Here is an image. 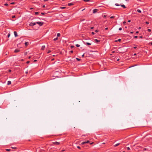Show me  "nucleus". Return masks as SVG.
<instances>
[{
	"mask_svg": "<svg viewBox=\"0 0 152 152\" xmlns=\"http://www.w3.org/2000/svg\"><path fill=\"white\" fill-rule=\"evenodd\" d=\"M77 148H78V149H80V146H77Z\"/></svg>",
	"mask_w": 152,
	"mask_h": 152,
	"instance_id": "35",
	"label": "nucleus"
},
{
	"mask_svg": "<svg viewBox=\"0 0 152 152\" xmlns=\"http://www.w3.org/2000/svg\"><path fill=\"white\" fill-rule=\"evenodd\" d=\"M139 33V32L138 31H137L136 32V34H138Z\"/></svg>",
	"mask_w": 152,
	"mask_h": 152,
	"instance_id": "53",
	"label": "nucleus"
},
{
	"mask_svg": "<svg viewBox=\"0 0 152 152\" xmlns=\"http://www.w3.org/2000/svg\"><path fill=\"white\" fill-rule=\"evenodd\" d=\"M146 23L148 24L149 23V22L147 21L146 22Z\"/></svg>",
	"mask_w": 152,
	"mask_h": 152,
	"instance_id": "39",
	"label": "nucleus"
},
{
	"mask_svg": "<svg viewBox=\"0 0 152 152\" xmlns=\"http://www.w3.org/2000/svg\"><path fill=\"white\" fill-rule=\"evenodd\" d=\"M44 14H45L44 13H42V12L41 13V14H42V15H44Z\"/></svg>",
	"mask_w": 152,
	"mask_h": 152,
	"instance_id": "57",
	"label": "nucleus"
},
{
	"mask_svg": "<svg viewBox=\"0 0 152 152\" xmlns=\"http://www.w3.org/2000/svg\"><path fill=\"white\" fill-rule=\"evenodd\" d=\"M89 142V140L87 141L86 142H83L82 143V144L83 145L85 143H88Z\"/></svg>",
	"mask_w": 152,
	"mask_h": 152,
	"instance_id": "6",
	"label": "nucleus"
},
{
	"mask_svg": "<svg viewBox=\"0 0 152 152\" xmlns=\"http://www.w3.org/2000/svg\"><path fill=\"white\" fill-rule=\"evenodd\" d=\"M114 18V16H111L110 17V18Z\"/></svg>",
	"mask_w": 152,
	"mask_h": 152,
	"instance_id": "34",
	"label": "nucleus"
},
{
	"mask_svg": "<svg viewBox=\"0 0 152 152\" xmlns=\"http://www.w3.org/2000/svg\"><path fill=\"white\" fill-rule=\"evenodd\" d=\"M14 34L15 36V37L18 36V35H17V32L16 31H14Z\"/></svg>",
	"mask_w": 152,
	"mask_h": 152,
	"instance_id": "7",
	"label": "nucleus"
},
{
	"mask_svg": "<svg viewBox=\"0 0 152 152\" xmlns=\"http://www.w3.org/2000/svg\"><path fill=\"white\" fill-rule=\"evenodd\" d=\"M115 53V51H113L112 52V53Z\"/></svg>",
	"mask_w": 152,
	"mask_h": 152,
	"instance_id": "63",
	"label": "nucleus"
},
{
	"mask_svg": "<svg viewBox=\"0 0 152 152\" xmlns=\"http://www.w3.org/2000/svg\"><path fill=\"white\" fill-rule=\"evenodd\" d=\"M91 34H92L93 35H94L95 34V33L94 32H91Z\"/></svg>",
	"mask_w": 152,
	"mask_h": 152,
	"instance_id": "36",
	"label": "nucleus"
},
{
	"mask_svg": "<svg viewBox=\"0 0 152 152\" xmlns=\"http://www.w3.org/2000/svg\"><path fill=\"white\" fill-rule=\"evenodd\" d=\"M134 38H137V36H134Z\"/></svg>",
	"mask_w": 152,
	"mask_h": 152,
	"instance_id": "38",
	"label": "nucleus"
},
{
	"mask_svg": "<svg viewBox=\"0 0 152 152\" xmlns=\"http://www.w3.org/2000/svg\"><path fill=\"white\" fill-rule=\"evenodd\" d=\"M4 5L6 6H7L8 5V4L7 3H5L4 4Z\"/></svg>",
	"mask_w": 152,
	"mask_h": 152,
	"instance_id": "30",
	"label": "nucleus"
},
{
	"mask_svg": "<svg viewBox=\"0 0 152 152\" xmlns=\"http://www.w3.org/2000/svg\"><path fill=\"white\" fill-rule=\"evenodd\" d=\"M10 36V33H9L8 34L7 37H8L9 38Z\"/></svg>",
	"mask_w": 152,
	"mask_h": 152,
	"instance_id": "27",
	"label": "nucleus"
},
{
	"mask_svg": "<svg viewBox=\"0 0 152 152\" xmlns=\"http://www.w3.org/2000/svg\"><path fill=\"white\" fill-rule=\"evenodd\" d=\"M73 5V4L72 3H69L68 4V5L69 6H71Z\"/></svg>",
	"mask_w": 152,
	"mask_h": 152,
	"instance_id": "15",
	"label": "nucleus"
},
{
	"mask_svg": "<svg viewBox=\"0 0 152 152\" xmlns=\"http://www.w3.org/2000/svg\"><path fill=\"white\" fill-rule=\"evenodd\" d=\"M29 44V43L28 42H26L25 43V45L26 46H27Z\"/></svg>",
	"mask_w": 152,
	"mask_h": 152,
	"instance_id": "11",
	"label": "nucleus"
},
{
	"mask_svg": "<svg viewBox=\"0 0 152 152\" xmlns=\"http://www.w3.org/2000/svg\"><path fill=\"white\" fill-rule=\"evenodd\" d=\"M83 1L85 2H88L90 1V0H83Z\"/></svg>",
	"mask_w": 152,
	"mask_h": 152,
	"instance_id": "24",
	"label": "nucleus"
},
{
	"mask_svg": "<svg viewBox=\"0 0 152 152\" xmlns=\"http://www.w3.org/2000/svg\"><path fill=\"white\" fill-rule=\"evenodd\" d=\"M119 30L120 31H121L122 30V28L120 27L119 28Z\"/></svg>",
	"mask_w": 152,
	"mask_h": 152,
	"instance_id": "32",
	"label": "nucleus"
},
{
	"mask_svg": "<svg viewBox=\"0 0 152 152\" xmlns=\"http://www.w3.org/2000/svg\"><path fill=\"white\" fill-rule=\"evenodd\" d=\"M94 42L96 43H98L100 41V40H98L97 39H95L94 40Z\"/></svg>",
	"mask_w": 152,
	"mask_h": 152,
	"instance_id": "9",
	"label": "nucleus"
},
{
	"mask_svg": "<svg viewBox=\"0 0 152 152\" xmlns=\"http://www.w3.org/2000/svg\"><path fill=\"white\" fill-rule=\"evenodd\" d=\"M93 28H94V27H91V29H93Z\"/></svg>",
	"mask_w": 152,
	"mask_h": 152,
	"instance_id": "47",
	"label": "nucleus"
},
{
	"mask_svg": "<svg viewBox=\"0 0 152 152\" xmlns=\"http://www.w3.org/2000/svg\"><path fill=\"white\" fill-rule=\"evenodd\" d=\"M70 53H73V51L72 50H71L70 51Z\"/></svg>",
	"mask_w": 152,
	"mask_h": 152,
	"instance_id": "43",
	"label": "nucleus"
},
{
	"mask_svg": "<svg viewBox=\"0 0 152 152\" xmlns=\"http://www.w3.org/2000/svg\"><path fill=\"white\" fill-rule=\"evenodd\" d=\"M11 81H9L7 82V85H9L10 84H11Z\"/></svg>",
	"mask_w": 152,
	"mask_h": 152,
	"instance_id": "14",
	"label": "nucleus"
},
{
	"mask_svg": "<svg viewBox=\"0 0 152 152\" xmlns=\"http://www.w3.org/2000/svg\"><path fill=\"white\" fill-rule=\"evenodd\" d=\"M53 143L54 145H59L60 144V143L59 142L56 141L53 142Z\"/></svg>",
	"mask_w": 152,
	"mask_h": 152,
	"instance_id": "4",
	"label": "nucleus"
},
{
	"mask_svg": "<svg viewBox=\"0 0 152 152\" xmlns=\"http://www.w3.org/2000/svg\"><path fill=\"white\" fill-rule=\"evenodd\" d=\"M131 22V20H129L128 21V22L130 23Z\"/></svg>",
	"mask_w": 152,
	"mask_h": 152,
	"instance_id": "44",
	"label": "nucleus"
},
{
	"mask_svg": "<svg viewBox=\"0 0 152 152\" xmlns=\"http://www.w3.org/2000/svg\"><path fill=\"white\" fill-rule=\"evenodd\" d=\"M136 55H137L136 53H134V56H135Z\"/></svg>",
	"mask_w": 152,
	"mask_h": 152,
	"instance_id": "52",
	"label": "nucleus"
},
{
	"mask_svg": "<svg viewBox=\"0 0 152 152\" xmlns=\"http://www.w3.org/2000/svg\"><path fill=\"white\" fill-rule=\"evenodd\" d=\"M108 29V28H107V27L105 28V29L106 30H107Z\"/></svg>",
	"mask_w": 152,
	"mask_h": 152,
	"instance_id": "49",
	"label": "nucleus"
},
{
	"mask_svg": "<svg viewBox=\"0 0 152 152\" xmlns=\"http://www.w3.org/2000/svg\"><path fill=\"white\" fill-rule=\"evenodd\" d=\"M120 5L121 6L123 7L124 8H126V6H125V5H124V4H122V5Z\"/></svg>",
	"mask_w": 152,
	"mask_h": 152,
	"instance_id": "13",
	"label": "nucleus"
},
{
	"mask_svg": "<svg viewBox=\"0 0 152 152\" xmlns=\"http://www.w3.org/2000/svg\"><path fill=\"white\" fill-rule=\"evenodd\" d=\"M74 47V46H71V48H73Z\"/></svg>",
	"mask_w": 152,
	"mask_h": 152,
	"instance_id": "48",
	"label": "nucleus"
},
{
	"mask_svg": "<svg viewBox=\"0 0 152 152\" xmlns=\"http://www.w3.org/2000/svg\"><path fill=\"white\" fill-rule=\"evenodd\" d=\"M6 150L7 151H11V150L10 149H6Z\"/></svg>",
	"mask_w": 152,
	"mask_h": 152,
	"instance_id": "20",
	"label": "nucleus"
},
{
	"mask_svg": "<svg viewBox=\"0 0 152 152\" xmlns=\"http://www.w3.org/2000/svg\"><path fill=\"white\" fill-rule=\"evenodd\" d=\"M121 41V39H118V41L119 42H120Z\"/></svg>",
	"mask_w": 152,
	"mask_h": 152,
	"instance_id": "33",
	"label": "nucleus"
},
{
	"mask_svg": "<svg viewBox=\"0 0 152 152\" xmlns=\"http://www.w3.org/2000/svg\"><path fill=\"white\" fill-rule=\"evenodd\" d=\"M11 148H12V149H15L17 148L16 147H11Z\"/></svg>",
	"mask_w": 152,
	"mask_h": 152,
	"instance_id": "25",
	"label": "nucleus"
},
{
	"mask_svg": "<svg viewBox=\"0 0 152 152\" xmlns=\"http://www.w3.org/2000/svg\"><path fill=\"white\" fill-rule=\"evenodd\" d=\"M98 11V10L96 9H94L93 10V13H95L96 12H97Z\"/></svg>",
	"mask_w": 152,
	"mask_h": 152,
	"instance_id": "3",
	"label": "nucleus"
},
{
	"mask_svg": "<svg viewBox=\"0 0 152 152\" xmlns=\"http://www.w3.org/2000/svg\"><path fill=\"white\" fill-rule=\"evenodd\" d=\"M137 12H138L139 13H141V11L140 10H139V9H137Z\"/></svg>",
	"mask_w": 152,
	"mask_h": 152,
	"instance_id": "16",
	"label": "nucleus"
},
{
	"mask_svg": "<svg viewBox=\"0 0 152 152\" xmlns=\"http://www.w3.org/2000/svg\"><path fill=\"white\" fill-rule=\"evenodd\" d=\"M20 51V50L18 49H16L14 51L15 53H18Z\"/></svg>",
	"mask_w": 152,
	"mask_h": 152,
	"instance_id": "8",
	"label": "nucleus"
},
{
	"mask_svg": "<svg viewBox=\"0 0 152 152\" xmlns=\"http://www.w3.org/2000/svg\"><path fill=\"white\" fill-rule=\"evenodd\" d=\"M84 54H83L82 55V57H84Z\"/></svg>",
	"mask_w": 152,
	"mask_h": 152,
	"instance_id": "54",
	"label": "nucleus"
},
{
	"mask_svg": "<svg viewBox=\"0 0 152 152\" xmlns=\"http://www.w3.org/2000/svg\"><path fill=\"white\" fill-rule=\"evenodd\" d=\"M37 61V60H34V62H35V61Z\"/></svg>",
	"mask_w": 152,
	"mask_h": 152,
	"instance_id": "59",
	"label": "nucleus"
},
{
	"mask_svg": "<svg viewBox=\"0 0 152 152\" xmlns=\"http://www.w3.org/2000/svg\"><path fill=\"white\" fill-rule=\"evenodd\" d=\"M95 31L96 32H99V30L97 29V30H95Z\"/></svg>",
	"mask_w": 152,
	"mask_h": 152,
	"instance_id": "29",
	"label": "nucleus"
},
{
	"mask_svg": "<svg viewBox=\"0 0 152 152\" xmlns=\"http://www.w3.org/2000/svg\"><path fill=\"white\" fill-rule=\"evenodd\" d=\"M137 48V47L136 46H135V47H134V49H136Z\"/></svg>",
	"mask_w": 152,
	"mask_h": 152,
	"instance_id": "46",
	"label": "nucleus"
},
{
	"mask_svg": "<svg viewBox=\"0 0 152 152\" xmlns=\"http://www.w3.org/2000/svg\"><path fill=\"white\" fill-rule=\"evenodd\" d=\"M120 143H117L116 144H115V145H114L113 146L114 147H116V146H118V145H120Z\"/></svg>",
	"mask_w": 152,
	"mask_h": 152,
	"instance_id": "10",
	"label": "nucleus"
},
{
	"mask_svg": "<svg viewBox=\"0 0 152 152\" xmlns=\"http://www.w3.org/2000/svg\"><path fill=\"white\" fill-rule=\"evenodd\" d=\"M30 62L29 61H27L26 62L27 64H28Z\"/></svg>",
	"mask_w": 152,
	"mask_h": 152,
	"instance_id": "51",
	"label": "nucleus"
},
{
	"mask_svg": "<svg viewBox=\"0 0 152 152\" xmlns=\"http://www.w3.org/2000/svg\"><path fill=\"white\" fill-rule=\"evenodd\" d=\"M14 17H15V16H12V18H14Z\"/></svg>",
	"mask_w": 152,
	"mask_h": 152,
	"instance_id": "64",
	"label": "nucleus"
},
{
	"mask_svg": "<svg viewBox=\"0 0 152 152\" xmlns=\"http://www.w3.org/2000/svg\"><path fill=\"white\" fill-rule=\"evenodd\" d=\"M45 7V6L44 5L43 6V7Z\"/></svg>",
	"mask_w": 152,
	"mask_h": 152,
	"instance_id": "60",
	"label": "nucleus"
},
{
	"mask_svg": "<svg viewBox=\"0 0 152 152\" xmlns=\"http://www.w3.org/2000/svg\"><path fill=\"white\" fill-rule=\"evenodd\" d=\"M66 8V7H60V8L61 9H64Z\"/></svg>",
	"mask_w": 152,
	"mask_h": 152,
	"instance_id": "18",
	"label": "nucleus"
},
{
	"mask_svg": "<svg viewBox=\"0 0 152 152\" xmlns=\"http://www.w3.org/2000/svg\"><path fill=\"white\" fill-rule=\"evenodd\" d=\"M84 44L85 45H91V43L88 42H84Z\"/></svg>",
	"mask_w": 152,
	"mask_h": 152,
	"instance_id": "5",
	"label": "nucleus"
},
{
	"mask_svg": "<svg viewBox=\"0 0 152 152\" xmlns=\"http://www.w3.org/2000/svg\"><path fill=\"white\" fill-rule=\"evenodd\" d=\"M133 31H131L130 32V33L131 34H133Z\"/></svg>",
	"mask_w": 152,
	"mask_h": 152,
	"instance_id": "45",
	"label": "nucleus"
},
{
	"mask_svg": "<svg viewBox=\"0 0 152 152\" xmlns=\"http://www.w3.org/2000/svg\"><path fill=\"white\" fill-rule=\"evenodd\" d=\"M10 4H15V3L14 2H12L10 3Z\"/></svg>",
	"mask_w": 152,
	"mask_h": 152,
	"instance_id": "40",
	"label": "nucleus"
},
{
	"mask_svg": "<svg viewBox=\"0 0 152 152\" xmlns=\"http://www.w3.org/2000/svg\"><path fill=\"white\" fill-rule=\"evenodd\" d=\"M127 150H129L130 149V148L129 147H127Z\"/></svg>",
	"mask_w": 152,
	"mask_h": 152,
	"instance_id": "31",
	"label": "nucleus"
},
{
	"mask_svg": "<svg viewBox=\"0 0 152 152\" xmlns=\"http://www.w3.org/2000/svg\"><path fill=\"white\" fill-rule=\"evenodd\" d=\"M36 23L38 24L40 26H41L43 25L44 23L39 21L37 22Z\"/></svg>",
	"mask_w": 152,
	"mask_h": 152,
	"instance_id": "1",
	"label": "nucleus"
},
{
	"mask_svg": "<svg viewBox=\"0 0 152 152\" xmlns=\"http://www.w3.org/2000/svg\"><path fill=\"white\" fill-rule=\"evenodd\" d=\"M148 32H151V29H148Z\"/></svg>",
	"mask_w": 152,
	"mask_h": 152,
	"instance_id": "28",
	"label": "nucleus"
},
{
	"mask_svg": "<svg viewBox=\"0 0 152 152\" xmlns=\"http://www.w3.org/2000/svg\"><path fill=\"white\" fill-rule=\"evenodd\" d=\"M30 9H33V8H30Z\"/></svg>",
	"mask_w": 152,
	"mask_h": 152,
	"instance_id": "62",
	"label": "nucleus"
},
{
	"mask_svg": "<svg viewBox=\"0 0 152 152\" xmlns=\"http://www.w3.org/2000/svg\"><path fill=\"white\" fill-rule=\"evenodd\" d=\"M36 22H34V23H33V22H31V23H30L29 25V26H34V25H36Z\"/></svg>",
	"mask_w": 152,
	"mask_h": 152,
	"instance_id": "2",
	"label": "nucleus"
},
{
	"mask_svg": "<svg viewBox=\"0 0 152 152\" xmlns=\"http://www.w3.org/2000/svg\"><path fill=\"white\" fill-rule=\"evenodd\" d=\"M51 52V51L50 50H49L48 52H47L48 53H50Z\"/></svg>",
	"mask_w": 152,
	"mask_h": 152,
	"instance_id": "37",
	"label": "nucleus"
},
{
	"mask_svg": "<svg viewBox=\"0 0 152 152\" xmlns=\"http://www.w3.org/2000/svg\"><path fill=\"white\" fill-rule=\"evenodd\" d=\"M117 61H119V59L118 58V59H117Z\"/></svg>",
	"mask_w": 152,
	"mask_h": 152,
	"instance_id": "55",
	"label": "nucleus"
},
{
	"mask_svg": "<svg viewBox=\"0 0 152 152\" xmlns=\"http://www.w3.org/2000/svg\"><path fill=\"white\" fill-rule=\"evenodd\" d=\"M60 35H60V33H58L57 34V37H60Z\"/></svg>",
	"mask_w": 152,
	"mask_h": 152,
	"instance_id": "17",
	"label": "nucleus"
},
{
	"mask_svg": "<svg viewBox=\"0 0 152 152\" xmlns=\"http://www.w3.org/2000/svg\"><path fill=\"white\" fill-rule=\"evenodd\" d=\"M139 37L140 38H142V36H140V37Z\"/></svg>",
	"mask_w": 152,
	"mask_h": 152,
	"instance_id": "56",
	"label": "nucleus"
},
{
	"mask_svg": "<svg viewBox=\"0 0 152 152\" xmlns=\"http://www.w3.org/2000/svg\"><path fill=\"white\" fill-rule=\"evenodd\" d=\"M76 46L77 47H79L80 46V45H79V44H76Z\"/></svg>",
	"mask_w": 152,
	"mask_h": 152,
	"instance_id": "21",
	"label": "nucleus"
},
{
	"mask_svg": "<svg viewBox=\"0 0 152 152\" xmlns=\"http://www.w3.org/2000/svg\"><path fill=\"white\" fill-rule=\"evenodd\" d=\"M45 48V45H43V46H42L41 49L42 50H44V49Z\"/></svg>",
	"mask_w": 152,
	"mask_h": 152,
	"instance_id": "12",
	"label": "nucleus"
},
{
	"mask_svg": "<svg viewBox=\"0 0 152 152\" xmlns=\"http://www.w3.org/2000/svg\"><path fill=\"white\" fill-rule=\"evenodd\" d=\"M8 72H11V69H9L8 70Z\"/></svg>",
	"mask_w": 152,
	"mask_h": 152,
	"instance_id": "42",
	"label": "nucleus"
},
{
	"mask_svg": "<svg viewBox=\"0 0 152 152\" xmlns=\"http://www.w3.org/2000/svg\"><path fill=\"white\" fill-rule=\"evenodd\" d=\"M58 39V38L57 37L54 38L53 39L54 41H56Z\"/></svg>",
	"mask_w": 152,
	"mask_h": 152,
	"instance_id": "19",
	"label": "nucleus"
},
{
	"mask_svg": "<svg viewBox=\"0 0 152 152\" xmlns=\"http://www.w3.org/2000/svg\"><path fill=\"white\" fill-rule=\"evenodd\" d=\"M39 12H35V14L36 15H37L38 14Z\"/></svg>",
	"mask_w": 152,
	"mask_h": 152,
	"instance_id": "26",
	"label": "nucleus"
},
{
	"mask_svg": "<svg viewBox=\"0 0 152 152\" xmlns=\"http://www.w3.org/2000/svg\"><path fill=\"white\" fill-rule=\"evenodd\" d=\"M76 59L78 61H79L80 60V59L78 58H76Z\"/></svg>",
	"mask_w": 152,
	"mask_h": 152,
	"instance_id": "22",
	"label": "nucleus"
},
{
	"mask_svg": "<svg viewBox=\"0 0 152 152\" xmlns=\"http://www.w3.org/2000/svg\"><path fill=\"white\" fill-rule=\"evenodd\" d=\"M45 2L48 1V0H43Z\"/></svg>",
	"mask_w": 152,
	"mask_h": 152,
	"instance_id": "50",
	"label": "nucleus"
},
{
	"mask_svg": "<svg viewBox=\"0 0 152 152\" xmlns=\"http://www.w3.org/2000/svg\"><path fill=\"white\" fill-rule=\"evenodd\" d=\"M115 5L116 6H119L120 5H119V4L118 3H116V4H115Z\"/></svg>",
	"mask_w": 152,
	"mask_h": 152,
	"instance_id": "23",
	"label": "nucleus"
},
{
	"mask_svg": "<svg viewBox=\"0 0 152 152\" xmlns=\"http://www.w3.org/2000/svg\"><path fill=\"white\" fill-rule=\"evenodd\" d=\"M151 45H152V42L151 43Z\"/></svg>",
	"mask_w": 152,
	"mask_h": 152,
	"instance_id": "58",
	"label": "nucleus"
},
{
	"mask_svg": "<svg viewBox=\"0 0 152 152\" xmlns=\"http://www.w3.org/2000/svg\"><path fill=\"white\" fill-rule=\"evenodd\" d=\"M124 24H125L126 23V21H124L123 23Z\"/></svg>",
	"mask_w": 152,
	"mask_h": 152,
	"instance_id": "41",
	"label": "nucleus"
},
{
	"mask_svg": "<svg viewBox=\"0 0 152 152\" xmlns=\"http://www.w3.org/2000/svg\"><path fill=\"white\" fill-rule=\"evenodd\" d=\"M146 150V148H145L144 149V150Z\"/></svg>",
	"mask_w": 152,
	"mask_h": 152,
	"instance_id": "61",
	"label": "nucleus"
}]
</instances>
